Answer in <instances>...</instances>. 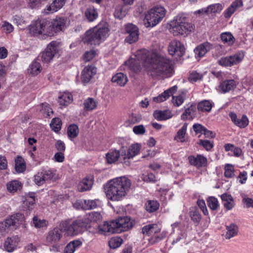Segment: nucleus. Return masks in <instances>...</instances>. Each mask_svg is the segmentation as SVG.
<instances>
[{
	"mask_svg": "<svg viewBox=\"0 0 253 253\" xmlns=\"http://www.w3.org/2000/svg\"><path fill=\"white\" fill-rule=\"evenodd\" d=\"M62 231L63 230L61 228H54L53 230L49 231L46 236L47 243L53 245L57 243L62 237Z\"/></svg>",
	"mask_w": 253,
	"mask_h": 253,
	"instance_id": "obj_19",
	"label": "nucleus"
},
{
	"mask_svg": "<svg viewBox=\"0 0 253 253\" xmlns=\"http://www.w3.org/2000/svg\"><path fill=\"white\" fill-rule=\"evenodd\" d=\"M196 106L191 105L190 106L185 109L184 112L181 115V118L183 120L193 119L196 117Z\"/></svg>",
	"mask_w": 253,
	"mask_h": 253,
	"instance_id": "obj_35",
	"label": "nucleus"
},
{
	"mask_svg": "<svg viewBox=\"0 0 253 253\" xmlns=\"http://www.w3.org/2000/svg\"><path fill=\"white\" fill-rule=\"evenodd\" d=\"M187 128V124H184L182 127L178 130L174 139L177 142H183L185 141V134Z\"/></svg>",
	"mask_w": 253,
	"mask_h": 253,
	"instance_id": "obj_42",
	"label": "nucleus"
},
{
	"mask_svg": "<svg viewBox=\"0 0 253 253\" xmlns=\"http://www.w3.org/2000/svg\"><path fill=\"white\" fill-rule=\"evenodd\" d=\"M161 231V226L156 223L146 225L142 228V233L145 236L150 237L149 242L151 244H156L166 238L167 232Z\"/></svg>",
	"mask_w": 253,
	"mask_h": 253,
	"instance_id": "obj_7",
	"label": "nucleus"
},
{
	"mask_svg": "<svg viewBox=\"0 0 253 253\" xmlns=\"http://www.w3.org/2000/svg\"><path fill=\"white\" fill-rule=\"evenodd\" d=\"M130 180L121 176L109 180L104 185V192L107 198L112 201H119L126 195L130 188Z\"/></svg>",
	"mask_w": 253,
	"mask_h": 253,
	"instance_id": "obj_2",
	"label": "nucleus"
},
{
	"mask_svg": "<svg viewBox=\"0 0 253 253\" xmlns=\"http://www.w3.org/2000/svg\"><path fill=\"white\" fill-rule=\"evenodd\" d=\"M108 31L106 27L94 28L85 33L83 41L87 44L98 45L107 38Z\"/></svg>",
	"mask_w": 253,
	"mask_h": 253,
	"instance_id": "obj_5",
	"label": "nucleus"
},
{
	"mask_svg": "<svg viewBox=\"0 0 253 253\" xmlns=\"http://www.w3.org/2000/svg\"><path fill=\"white\" fill-rule=\"evenodd\" d=\"M190 164L198 169L206 167L208 165V160L206 157L198 154L196 156H190L188 157Z\"/></svg>",
	"mask_w": 253,
	"mask_h": 253,
	"instance_id": "obj_15",
	"label": "nucleus"
},
{
	"mask_svg": "<svg viewBox=\"0 0 253 253\" xmlns=\"http://www.w3.org/2000/svg\"><path fill=\"white\" fill-rule=\"evenodd\" d=\"M6 186L9 192L14 193L21 188L22 184L20 181L14 180L7 183Z\"/></svg>",
	"mask_w": 253,
	"mask_h": 253,
	"instance_id": "obj_43",
	"label": "nucleus"
},
{
	"mask_svg": "<svg viewBox=\"0 0 253 253\" xmlns=\"http://www.w3.org/2000/svg\"><path fill=\"white\" fill-rule=\"evenodd\" d=\"M79 133L78 127L76 125H70L67 130L68 136L71 138L77 137Z\"/></svg>",
	"mask_w": 253,
	"mask_h": 253,
	"instance_id": "obj_57",
	"label": "nucleus"
},
{
	"mask_svg": "<svg viewBox=\"0 0 253 253\" xmlns=\"http://www.w3.org/2000/svg\"><path fill=\"white\" fill-rule=\"evenodd\" d=\"M159 207V204L156 201L149 200L145 203V209L149 212L157 211Z\"/></svg>",
	"mask_w": 253,
	"mask_h": 253,
	"instance_id": "obj_52",
	"label": "nucleus"
},
{
	"mask_svg": "<svg viewBox=\"0 0 253 253\" xmlns=\"http://www.w3.org/2000/svg\"><path fill=\"white\" fill-rule=\"evenodd\" d=\"M141 50H140V51ZM139 51H140V50L136 52L135 58H131L125 62L124 65V66L126 67L125 69H129L133 72L137 73L140 70L141 64L143 63H146L145 61L141 59V57L142 56H140V57H138V52Z\"/></svg>",
	"mask_w": 253,
	"mask_h": 253,
	"instance_id": "obj_11",
	"label": "nucleus"
},
{
	"mask_svg": "<svg viewBox=\"0 0 253 253\" xmlns=\"http://www.w3.org/2000/svg\"><path fill=\"white\" fill-rule=\"evenodd\" d=\"M221 198L224 208L227 210H232L235 206L234 201L232 197L227 194L221 195Z\"/></svg>",
	"mask_w": 253,
	"mask_h": 253,
	"instance_id": "obj_31",
	"label": "nucleus"
},
{
	"mask_svg": "<svg viewBox=\"0 0 253 253\" xmlns=\"http://www.w3.org/2000/svg\"><path fill=\"white\" fill-rule=\"evenodd\" d=\"M172 96L171 102L173 105L176 107H179L183 104L186 98V93L182 92L181 94L176 96Z\"/></svg>",
	"mask_w": 253,
	"mask_h": 253,
	"instance_id": "obj_48",
	"label": "nucleus"
},
{
	"mask_svg": "<svg viewBox=\"0 0 253 253\" xmlns=\"http://www.w3.org/2000/svg\"><path fill=\"white\" fill-rule=\"evenodd\" d=\"M73 101V96L69 92H64L58 97V103L62 106H67Z\"/></svg>",
	"mask_w": 253,
	"mask_h": 253,
	"instance_id": "obj_39",
	"label": "nucleus"
},
{
	"mask_svg": "<svg viewBox=\"0 0 253 253\" xmlns=\"http://www.w3.org/2000/svg\"><path fill=\"white\" fill-rule=\"evenodd\" d=\"M166 10L161 6L150 9L145 14L144 23L146 27H153L159 23L165 16Z\"/></svg>",
	"mask_w": 253,
	"mask_h": 253,
	"instance_id": "obj_6",
	"label": "nucleus"
},
{
	"mask_svg": "<svg viewBox=\"0 0 253 253\" xmlns=\"http://www.w3.org/2000/svg\"><path fill=\"white\" fill-rule=\"evenodd\" d=\"M35 202V195L34 193L31 194L29 196L26 198L25 200L23 201L22 208L24 211H31L34 207Z\"/></svg>",
	"mask_w": 253,
	"mask_h": 253,
	"instance_id": "obj_33",
	"label": "nucleus"
},
{
	"mask_svg": "<svg viewBox=\"0 0 253 253\" xmlns=\"http://www.w3.org/2000/svg\"><path fill=\"white\" fill-rule=\"evenodd\" d=\"M112 224L113 221L110 222H105L102 225L99 226L98 225V227H96L94 229L90 230V232L100 234L116 233L114 226H112Z\"/></svg>",
	"mask_w": 253,
	"mask_h": 253,
	"instance_id": "obj_18",
	"label": "nucleus"
},
{
	"mask_svg": "<svg viewBox=\"0 0 253 253\" xmlns=\"http://www.w3.org/2000/svg\"><path fill=\"white\" fill-rule=\"evenodd\" d=\"M223 9V6L220 3H215L209 6L205 10L208 13H218Z\"/></svg>",
	"mask_w": 253,
	"mask_h": 253,
	"instance_id": "obj_54",
	"label": "nucleus"
},
{
	"mask_svg": "<svg viewBox=\"0 0 253 253\" xmlns=\"http://www.w3.org/2000/svg\"><path fill=\"white\" fill-rule=\"evenodd\" d=\"M116 233H120L128 230L132 227L130 218L127 216L121 217L113 221L112 225Z\"/></svg>",
	"mask_w": 253,
	"mask_h": 253,
	"instance_id": "obj_10",
	"label": "nucleus"
},
{
	"mask_svg": "<svg viewBox=\"0 0 253 253\" xmlns=\"http://www.w3.org/2000/svg\"><path fill=\"white\" fill-rule=\"evenodd\" d=\"M207 204L209 207L212 210H216L219 206L217 199L214 197H209L207 200Z\"/></svg>",
	"mask_w": 253,
	"mask_h": 253,
	"instance_id": "obj_61",
	"label": "nucleus"
},
{
	"mask_svg": "<svg viewBox=\"0 0 253 253\" xmlns=\"http://www.w3.org/2000/svg\"><path fill=\"white\" fill-rule=\"evenodd\" d=\"M55 33L64 30L67 27V18L65 17H56L51 22Z\"/></svg>",
	"mask_w": 253,
	"mask_h": 253,
	"instance_id": "obj_20",
	"label": "nucleus"
},
{
	"mask_svg": "<svg viewBox=\"0 0 253 253\" xmlns=\"http://www.w3.org/2000/svg\"><path fill=\"white\" fill-rule=\"evenodd\" d=\"M212 48V45L205 42L198 45L194 50L196 58H201Z\"/></svg>",
	"mask_w": 253,
	"mask_h": 253,
	"instance_id": "obj_23",
	"label": "nucleus"
},
{
	"mask_svg": "<svg viewBox=\"0 0 253 253\" xmlns=\"http://www.w3.org/2000/svg\"><path fill=\"white\" fill-rule=\"evenodd\" d=\"M60 227L68 235L73 236L90 229V225H88L84 217L82 219H78L70 223L68 221H63L60 224Z\"/></svg>",
	"mask_w": 253,
	"mask_h": 253,
	"instance_id": "obj_4",
	"label": "nucleus"
},
{
	"mask_svg": "<svg viewBox=\"0 0 253 253\" xmlns=\"http://www.w3.org/2000/svg\"><path fill=\"white\" fill-rule=\"evenodd\" d=\"M243 2L242 0H235L231 5L224 11L223 15L225 18H229L239 8L242 7Z\"/></svg>",
	"mask_w": 253,
	"mask_h": 253,
	"instance_id": "obj_24",
	"label": "nucleus"
},
{
	"mask_svg": "<svg viewBox=\"0 0 253 253\" xmlns=\"http://www.w3.org/2000/svg\"><path fill=\"white\" fill-rule=\"evenodd\" d=\"M61 121L58 118L53 119L50 124V127L55 132H58L61 129Z\"/></svg>",
	"mask_w": 253,
	"mask_h": 253,
	"instance_id": "obj_55",
	"label": "nucleus"
},
{
	"mask_svg": "<svg viewBox=\"0 0 253 253\" xmlns=\"http://www.w3.org/2000/svg\"><path fill=\"white\" fill-rule=\"evenodd\" d=\"M67 0H54L44 9L45 14L54 13L60 9L64 5Z\"/></svg>",
	"mask_w": 253,
	"mask_h": 253,
	"instance_id": "obj_22",
	"label": "nucleus"
},
{
	"mask_svg": "<svg viewBox=\"0 0 253 253\" xmlns=\"http://www.w3.org/2000/svg\"><path fill=\"white\" fill-rule=\"evenodd\" d=\"M84 206H83V209L85 210H91L95 209L99 206L100 202L98 199L91 200H84Z\"/></svg>",
	"mask_w": 253,
	"mask_h": 253,
	"instance_id": "obj_46",
	"label": "nucleus"
},
{
	"mask_svg": "<svg viewBox=\"0 0 253 253\" xmlns=\"http://www.w3.org/2000/svg\"><path fill=\"white\" fill-rule=\"evenodd\" d=\"M33 223L34 226L37 228L46 227L47 224V222L45 220L39 218L38 216H34L33 217Z\"/></svg>",
	"mask_w": 253,
	"mask_h": 253,
	"instance_id": "obj_56",
	"label": "nucleus"
},
{
	"mask_svg": "<svg viewBox=\"0 0 253 253\" xmlns=\"http://www.w3.org/2000/svg\"><path fill=\"white\" fill-rule=\"evenodd\" d=\"M42 113L45 116V117H50L51 115L53 114V111L52 109L49 107V105L46 103H43L42 104V108L41 109Z\"/></svg>",
	"mask_w": 253,
	"mask_h": 253,
	"instance_id": "obj_64",
	"label": "nucleus"
},
{
	"mask_svg": "<svg viewBox=\"0 0 253 253\" xmlns=\"http://www.w3.org/2000/svg\"><path fill=\"white\" fill-rule=\"evenodd\" d=\"M227 232L226 234V238L230 239L238 234V228L236 225L232 223L229 225L226 226Z\"/></svg>",
	"mask_w": 253,
	"mask_h": 253,
	"instance_id": "obj_45",
	"label": "nucleus"
},
{
	"mask_svg": "<svg viewBox=\"0 0 253 253\" xmlns=\"http://www.w3.org/2000/svg\"><path fill=\"white\" fill-rule=\"evenodd\" d=\"M224 176L228 178H232L234 176V169L233 165L229 164L225 165Z\"/></svg>",
	"mask_w": 253,
	"mask_h": 253,
	"instance_id": "obj_58",
	"label": "nucleus"
},
{
	"mask_svg": "<svg viewBox=\"0 0 253 253\" xmlns=\"http://www.w3.org/2000/svg\"><path fill=\"white\" fill-rule=\"evenodd\" d=\"M189 215L191 220L197 224L199 223L201 221V215L196 207H192L190 209Z\"/></svg>",
	"mask_w": 253,
	"mask_h": 253,
	"instance_id": "obj_47",
	"label": "nucleus"
},
{
	"mask_svg": "<svg viewBox=\"0 0 253 253\" xmlns=\"http://www.w3.org/2000/svg\"><path fill=\"white\" fill-rule=\"evenodd\" d=\"M112 82L121 86H124L127 82V78L122 73H118L112 78Z\"/></svg>",
	"mask_w": 253,
	"mask_h": 253,
	"instance_id": "obj_32",
	"label": "nucleus"
},
{
	"mask_svg": "<svg viewBox=\"0 0 253 253\" xmlns=\"http://www.w3.org/2000/svg\"><path fill=\"white\" fill-rule=\"evenodd\" d=\"M19 241L18 236L7 237L4 243V248L8 252H12L16 249Z\"/></svg>",
	"mask_w": 253,
	"mask_h": 253,
	"instance_id": "obj_21",
	"label": "nucleus"
},
{
	"mask_svg": "<svg viewBox=\"0 0 253 253\" xmlns=\"http://www.w3.org/2000/svg\"><path fill=\"white\" fill-rule=\"evenodd\" d=\"M233 66L241 62L244 58V54L242 51H239L230 56Z\"/></svg>",
	"mask_w": 253,
	"mask_h": 253,
	"instance_id": "obj_53",
	"label": "nucleus"
},
{
	"mask_svg": "<svg viewBox=\"0 0 253 253\" xmlns=\"http://www.w3.org/2000/svg\"><path fill=\"white\" fill-rule=\"evenodd\" d=\"M229 117L234 124L240 128H245L249 124V120L246 115H243L241 118H237L236 114L230 112Z\"/></svg>",
	"mask_w": 253,
	"mask_h": 253,
	"instance_id": "obj_25",
	"label": "nucleus"
},
{
	"mask_svg": "<svg viewBox=\"0 0 253 253\" xmlns=\"http://www.w3.org/2000/svg\"><path fill=\"white\" fill-rule=\"evenodd\" d=\"M15 169L18 172H22L26 169V165L24 160L21 157H17L15 161Z\"/></svg>",
	"mask_w": 253,
	"mask_h": 253,
	"instance_id": "obj_49",
	"label": "nucleus"
},
{
	"mask_svg": "<svg viewBox=\"0 0 253 253\" xmlns=\"http://www.w3.org/2000/svg\"><path fill=\"white\" fill-rule=\"evenodd\" d=\"M126 31L128 35L125 41L130 44L136 42L138 40L139 34L137 27L132 24H128L126 27Z\"/></svg>",
	"mask_w": 253,
	"mask_h": 253,
	"instance_id": "obj_13",
	"label": "nucleus"
},
{
	"mask_svg": "<svg viewBox=\"0 0 253 253\" xmlns=\"http://www.w3.org/2000/svg\"><path fill=\"white\" fill-rule=\"evenodd\" d=\"M168 50L170 55L181 57L185 53V47L180 42L173 40L169 43Z\"/></svg>",
	"mask_w": 253,
	"mask_h": 253,
	"instance_id": "obj_12",
	"label": "nucleus"
},
{
	"mask_svg": "<svg viewBox=\"0 0 253 253\" xmlns=\"http://www.w3.org/2000/svg\"><path fill=\"white\" fill-rule=\"evenodd\" d=\"M82 243L80 240H74L67 245L64 250V253H74L75 251L80 248Z\"/></svg>",
	"mask_w": 253,
	"mask_h": 253,
	"instance_id": "obj_37",
	"label": "nucleus"
},
{
	"mask_svg": "<svg viewBox=\"0 0 253 253\" xmlns=\"http://www.w3.org/2000/svg\"><path fill=\"white\" fill-rule=\"evenodd\" d=\"M88 225H90V228L92 226L93 229L98 227L97 222L101 220L102 216L98 212L92 211L87 213L84 217Z\"/></svg>",
	"mask_w": 253,
	"mask_h": 253,
	"instance_id": "obj_17",
	"label": "nucleus"
},
{
	"mask_svg": "<svg viewBox=\"0 0 253 253\" xmlns=\"http://www.w3.org/2000/svg\"><path fill=\"white\" fill-rule=\"evenodd\" d=\"M84 15L88 21L93 22L98 17V13L93 6H89L86 9Z\"/></svg>",
	"mask_w": 253,
	"mask_h": 253,
	"instance_id": "obj_36",
	"label": "nucleus"
},
{
	"mask_svg": "<svg viewBox=\"0 0 253 253\" xmlns=\"http://www.w3.org/2000/svg\"><path fill=\"white\" fill-rule=\"evenodd\" d=\"M43 27V20L36 21L30 25L29 30L33 35L39 36L42 34Z\"/></svg>",
	"mask_w": 253,
	"mask_h": 253,
	"instance_id": "obj_27",
	"label": "nucleus"
},
{
	"mask_svg": "<svg viewBox=\"0 0 253 253\" xmlns=\"http://www.w3.org/2000/svg\"><path fill=\"white\" fill-rule=\"evenodd\" d=\"M97 104V102L94 99L88 98L84 102V108L86 111H91L96 108Z\"/></svg>",
	"mask_w": 253,
	"mask_h": 253,
	"instance_id": "obj_51",
	"label": "nucleus"
},
{
	"mask_svg": "<svg viewBox=\"0 0 253 253\" xmlns=\"http://www.w3.org/2000/svg\"><path fill=\"white\" fill-rule=\"evenodd\" d=\"M194 28V25L187 21L184 14L175 16L170 23V32L174 36L187 35Z\"/></svg>",
	"mask_w": 253,
	"mask_h": 253,
	"instance_id": "obj_3",
	"label": "nucleus"
},
{
	"mask_svg": "<svg viewBox=\"0 0 253 253\" xmlns=\"http://www.w3.org/2000/svg\"><path fill=\"white\" fill-rule=\"evenodd\" d=\"M217 63L219 65L223 67H231L233 66L230 56L220 58L218 60Z\"/></svg>",
	"mask_w": 253,
	"mask_h": 253,
	"instance_id": "obj_62",
	"label": "nucleus"
},
{
	"mask_svg": "<svg viewBox=\"0 0 253 253\" xmlns=\"http://www.w3.org/2000/svg\"><path fill=\"white\" fill-rule=\"evenodd\" d=\"M42 70V68L40 63L36 61H34L30 65L28 71L30 74L33 76H36L41 73Z\"/></svg>",
	"mask_w": 253,
	"mask_h": 253,
	"instance_id": "obj_41",
	"label": "nucleus"
},
{
	"mask_svg": "<svg viewBox=\"0 0 253 253\" xmlns=\"http://www.w3.org/2000/svg\"><path fill=\"white\" fill-rule=\"evenodd\" d=\"M220 38L224 43H227L229 45H232L235 42V38L229 32L222 33Z\"/></svg>",
	"mask_w": 253,
	"mask_h": 253,
	"instance_id": "obj_50",
	"label": "nucleus"
},
{
	"mask_svg": "<svg viewBox=\"0 0 253 253\" xmlns=\"http://www.w3.org/2000/svg\"><path fill=\"white\" fill-rule=\"evenodd\" d=\"M96 68L93 65L85 66L82 72L81 80L84 83H88L96 75Z\"/></svg>",
	"mask_w": 253,
	"mask_h": 253,
	"instance_id": "obj_16",
	"label": "nucleus"
},
{
	"mask_svg": "<svg viewBox=\"0 0 253 253\" xmlns=\"http://www.w3.org/2000/svg\"><path fill=\"white\" fill-rule=\"evenodd\" d=\"M120 157L124 159L123 152L121 154L120 151L117 150H111L106 154V161L108 164L116 162Z\"/></svg>",
	"mask_w": 253,
	"mask_h": 253,
	"instance_id": "obj_28",
	"label": "nucleus"
},
{
	"mask_svg": "<svg viewBox=\"0 0 253 253\" xmlns=\"http://www.w3.org/2000/svg\"><path fill=\"white\" fill-rule=\"evenodd\" d=\"M177 89V86L176 85L173 86L165 90L158 96L154 97L153 100L157 103L163 102L172 95L176 92Z\"/></svg>",
	"mask_w": 253,
	"mask_h": 253,
	"instance_id": "obj_26",
	"label": "nucleus"
},
{
	"mask_svg": "<svg viewBox=\"0 0 253 253\" xmlns=\"http://www.w3.org/2000/svg\"><path fill=\"white\" fill-rule=\"evenodd\" d=\"M25 220L24 215L20 213H16L0 222V238L5 236L10 231L12 227H17Z\"/></svg>",
	"mask_w": 253,
	"mask_h": 253,
	"instance_id": "obj_8",
	"label": "nucleus"
},
{
	"mask_svg": "<svg viewBox=\"0 0 253 253\" xmlns=\"http://www.w3.org/2000/svg\"><path fill=\"white\" fill-rule=\"evenodd\" d=\"M59 48V43L52 41L47 46L45 50L42 53L41 59L43 62L48 63L52 60Z\"/></svg>",
	"mask_w": 253,
	"mask_h": 253,
	"instance_id": "obj_9",
	"label": "nucleus"
},
{
	"mask_svg": "<svg viewBox=\"0 0 253 253\" xmlns=\"http://www.w3.org/2000/svg\"><path fill=\"white\" fill-rule=\"evenodd\" d=\"M55 34L51 23L43 20V27L42 28V36L51 37Z\"/></svg>",
	"mask_w": 253,
	"mask_h": 253,
	"instance_id": "obj_38",
	"label": "nucleus"
},
{
	"mask_svg": "<svg viewBox=\"0 0 253 253\" xmlns=\"http://www.w3.org/2000/svg\"><path fill=\"white\" fill-rule=\"evenodd\" d=\"M154 118L158 121H165L171 118L172 114L170 111L166 110H156L153 113Z\"/></svg>",
	"mask_w": 253,
	"mask_h": 253,
	"instance_id": "obj_30",
	"label": "nucleus"
},
{
	"mask_svg": "<svg viewBox=\"0 0 253 253\" xmlns=\"http://www.w3.org/2000/svg\"><path fill=\"white\" fill-rule=\"evenodd\" d=\"M93 184V181L91 178H85L78 184V189L80 192L89 190Z\"/></svg>",
	"mask_w": 253,
	"mask_h": 253,
	"instance_id": "obj_34",
	"label": "nucleus"
},
{
	"mask_svg": "<svg viewBox=\"0 0 253 253\" xmlns=\"http://www.w3.org/2000/svg\"><path fill=\"white\" fill-rule=\"evenodd\" d=\"M203 79V75L196 71H192L189 74L188 80L191 83H195L201 81Z\"/></svg>",
	"mask_w": 253,
	"mask_h": 253,
	"instance_id": "obj_60",
	"label": "nucleus"
},
{
	"mask_svg": "<svg viewBox=\"0 0 253 253\" xmlns=\"http://www.w3.org/2000/svg\"><path fill=\"white\" fill-rule=\"evenodd\" d=\"M123 240L120 238H113L109 242V245L112 249L119 247L122 244Z\"/></svg>",
	"mask_w": 253,
	"mask_h": 253,
	"instance_id": "obj_63",
	"label": "nucleus"
},
{
	"mask_svg": "<svg viewBox=\"0 0 253 253\" xmlns=\"http://www.w3.org/2000/svg\"><path fill=\"white\" fill-rule=\"evenodd\" d=\"M237 84L235 80H225L219 83L217 89L219 93H226L234 90Z\"/></svg>",
	"mask_w": 253,
	"mask_h": 253,
	"instance_id": "obj_14",
	"label": "nucleus"
},
{
	"mask_svg": "<svg viewBox=\"0 0 253 253\" xmlns=\"http://www.w3.org/2000/svg\"><path fill=\"white\" fill-rule=\"evenodd\" d=\"M141 146L138 144H133L131 145L127 151V153H123L124 160L129 159L138 155L139 153Z\"/></svg>",
	"mask_w": 253,
	"mask_h": 253,
	"instance_id": "obj_29",
	"label": "nucleus"
},
{
	"mask_svg": "<svg viewBox=\"0 0 253 253\" xmlns=\"http://www.w3.org/2000/svg\"><path fill=\"white\" fill-rule=\"evenodd\" d=\"M212 107V103L209 100H205L198 103L197 109L201 112H210Z\"/></svg>",
	"mask_w": 253,
	"mask_h": 253,
	"instance_id": "obj_44",
	"label": "nucleus"
},
{
	"mask_svg": "<svg viewBox=\"0 0 253 253\" xmlns=\"http://www.w3.org/2000/svg\"><path fill=\"white\" fill-rule=\"evenodd\" d=\"M128 9L124 5L120 4L115 8L114 16L118 19H122L127 13Z\"/></svg>",
	"mask_w": 253,
	"mask_h": 253,
	"instance_id": "obj_40",
	"label": "nucleus"
},
{
	"mask_svg": "<svg viewBox=\"0 0 253 253\" xmlns=\"http://www.w3.org/2000/svg\"><path fill=\"white\" fill-rule=\"evenodd\" d=\"M44 180H51L55 178V171L52 169H43L42 171Z\"/></svg>",
	"mask_w": 253,
	"mask_h": 253,
	"instance_id": "obj_59",
	"label": "nucleus"
},
{
	"mask_svg": "<svg viewBox=\"0 0 253 253\" xmlns=\"http://www.w3.org/2000/svg\"><path fill=\"white\" fill-rule=\"evenodd\" d=\"M138 57L145 60L148 73L153 77L167 78L172 73L171 61L156 52L143 49L138 52Z\"/></svg>",
	"mask_w": 253,
	"mask_h": 253,
	"instance_id": "obj_1",
	"label": "nucleus"
}]
</instances>
